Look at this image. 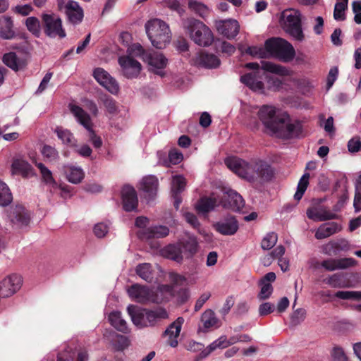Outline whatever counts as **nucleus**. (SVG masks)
I'll list each match as a JSON object with an SVG mask.
<instances>
[{
    "label": "nucleus",
    "mask_w": 361,
    "mask_h": 361,
    "mask_svg": "<svg viewBox=\"0 0 361 361\" xmlns=\"http://www.w3.org/2000/svg\"><path fill=\"white\" fill-rule=\"evenodd\" d=\"M257 115L266 130L277 137L289 139L302 134L300 121L291 120L286 111L273 105H262Z\"/></svg>",
    "instance_id": "nucleus-1"
},
{
    "label": "nucleus",
    "mask_w": 361,
    "mask_h": 361,
    "mask_svg": "<svg viewBox=\"0 0 361 361\" xmlns=\"http://www.w3.org/2000/svg\"><path fill=\"white\" fill-rule=\"evenodd\" d=\"M227 167L239 177L248 181H254L259 178L265 180L271 178L273 170L265 161L254 159L246 161L238 157H228L225 160Z\"/></svg>",
    "instance_id": "nucleus-2"
},
{
    "label": "nucleus",
    "mask_w": 361,
    "mask_h": 361,
    "mask_svg": "<svg viewBox=\"0 0 361 361\" xmlns=\"http://www.w3.org/2000/svg\"><path fill=\"white\" fill-rule=\"evenodd\" d=\"M147 35L153 47L165 48L171 42V32L169 25L159 18L148 20L145 25Z\"/></svg>",
    "instance_id": "nucleus-3"
},
{
    "label": "nucleus",
    "mask_w": 361,
    "mask_h": 361,
    "mask_svg": "<svg viewBox=\"0 0 361 361\" xmlns=\"http://www.w3.org/2000/svg\"><path fill=\"white\" fill-rule=\"evenodd\" d=\"M127 312L133 324L138 328L152 326L157 320L168 317V314L164 309L152 311L134 305H128Z\"/></svg>",
    "instance_id": "nucleus-4"
},
{
    "label": "nucleus",
    "mask_w": 361,
    "mask_h": 361,
    "mask_svg": "<svg viewBox=\"0 0 361 361\" xmlns=\"http://www.w3.org/2000/svg\"><path fill=\"white\" fill-rule=\"evenodd\" d=\"M183 27L195 44L207 47L212 43L214 39L212 32L202 22L194 18H188L184 21Z\"/></svg>",
    "instance_id": "nucleus-5"
},
{
    "label": "nucleus",
    "mask_w": 361,
    "mask_h": 361,
    "mask_svg": "<svg viewBox=\"0 0 361 361\" xmlns=\"http://www.w3.org/2000/svg\"><path fill=\"white\" fill-rule=\"evenodd\" d=\"M281 23L284 30L295 40L302 42L305 34L301 25V14L295 9H288L282 12Z\"/></svg>",
    "instance_id": "nucleus-6"
},
{
    "label": "nucleus",
    "mask_w": 361,
    "mask_h": 361,
    "mask_svg": "<svg viewBox=\"0 0 361 361\" xmlns=\"http://www.w3.org/2000/svg\"><path fill=\"white\" fill-rule=\"evenodd\" d=\"M265 47L269 56H274L283 62H288L295 56V49L292 44L281 38L267 40Z\"/></svg>",
    "instance_id": "nucleus-7"
},
{
    "label": "nucleus",
    "mask_w": 361,
    "mask_h": 361,
    "mask_svg": "<svg viewBox=\"0 0 361 361\" xmlns=\"http://www.w3.org/2000/svg\"><path fill=\"white\" fill-rule=\"evenodd\" d=\"M70 110L78 123L85 128L89 133V139L96 148L102 145V141L98 137L92 128V121L90 116L80 106L75 104H70Z\"/></svg>",
    "instance_id": "nucleus-8"
},
{
    "label": "nucleus",
    "mask_w": 361,
    "mask_h": 361,
    "mask_svg": "<svg viewBox=\"0 0 361 361\" xmlns=\"http://www.w3.org/2000/svg\"><path fill=\"white\" fill-rule=\"evenodd\" d=\"M57 6L63 12L68 20L73 24L80 23L84 17L83 9L79 4L73 0H57Z\"/></svg>",
    "instance_id": "nucleus-9"
},
{
    "label": "nucleus",
    "mask_w": 361,
    "mask_h": 361,
    "mask_svg": "<svg viewBox=\"0 0 361 361\" xmlns=\"http://www.w3.org/2000/svg\"><path fill=\"white\" fill-rule=\"evenodd\" d=\"M44 33L49 37L55 38L66 37L65 30L62 27L61 19L56 14L44 13L42 16Z\"/></svg>",
    "instance_id": "nucleus-10"
},
{
    "label": "nucleus",
    "mask_w": 361,
    "mask_h": 361,
    "mask_svg": "<svg viewBox=\"0 0 361 361\" xmlns=\"http://www.w3.org/2000/svg\"><path fill=\"white\" fill-rule=\"evenodd\" d=\"M128 294L131 300L137 302H160L162 298L154 295V292L145 286L134 284L128 288Z\"/></svg>",
    "instance_id": "nucleus-11"
},
{
    "label": "nucleus",
    "mask_w": 361,
    "mask_h": 361,
    "mask_svg": "<svg viewBox=\"0 0 361 361\" xmlns=\"http://www.w3.org/2000/svg\"><path fill=\"white\" fill-rule=\"evenodd\" d=\"M8 219L12 226L17 228L27 226L30 223V215L22 205H16L10 210Z\"/></svg>",
    "instance_id": "nucleus-12"
},
{
    "label": "nucleus",
    "mask_w": 361,
    "mask_h": 361,
    "mask_svg": "<svg viewBox=\"0 0 361 361\" xmlns=\"http://www.w3.org/2000/svg\"><path fill=\"white\" fill-rule=\"evenodd\" d=\"M23 284L21 276L13 274L4 278L0 283V295L6 298L16 293Z\"/></svg>",
    "instance_id": "nucleus-13"
},
{
    "label": "nucleus",
    "mask_w": 361,
    "mask_h": 361,
    "mask_svg": "<svg viewBox=\"0 0 361 361\" xmlns=\"http://www.w3.org/2000/svg\"><path fill=\"white\" fill-rule=\"evenodd\" d=\"M118 61L124 76L128 78H135L139 75L142 69L140 62L130 56H120Z\"/></svg>",
    "instance_id": "nucleus-14"
},
{
    "label": "nucleus",
    "mask_w": 361,
    "mask_h": 361,
    "mask_svg": "<svg viewBox=\"0 0 361 361\" xmlns=\"http://www.w3.org/2000/svg\"><path fill=\"white\" fill-rule=\"evenodd\" d=\"M144 61L147 63L149 71L161 76L164 75L163 69L166 67L168 60L162 54L157 52L149 53L144 57Z\"/></svg>",
    "instance_id": "nucleus-15"
},
{
    "label": "nucleus",
    "mask_w": 361,
    "mask_h": 361,
    "mask_svg": "<svg viewBox=\"0 0 361 361\" xmlns=\"http://www.w3.org/2000/svg\"><path fill=\"white\" fill-rule=\"evenodd\" d=\"M93 76L102 86L111 93L116 94L118 92V85L116 81L103 68H95Z\"/></svg>",
    "instance_id": "nucleus-16"
},
{
    "label": "nucleus",
    "mask_w": 361,
    "mask_h": 361,
    "mask_svg": "<svg viewBox=\"0 0 361 361\" xmlns=\"http://www.w3.org/2000/svg\"><path fill=\"white\" fill-rule=\"evenodd\" d=\"M215 27L219 34L227 38L235 37L239 32V24L233 19L216 20Z\"/></svg>",
    "instance_id": "nucleus-17"
},
{
    "label": "nucleus",
    "mask_w": 361,
    "mask_h": 361,
    "mask_svg": "<svg viewBox=\"0 0 361 361\" xmlns=\"http://www.w3.org/2000/svg\"><path fill=\"white\" fill-rule=\"evenodd\" d=\"M201 325L198 331L207 332L212 329H218L221 326V322L210 309L206 310L201 316Z\"/></svg>",
    "instance_id": "nucleus-18"
},
{
    "label": "nucleus",
    "mask_w": 361,
    "mask_h": 361,
    "mask_svg": "<svg viewBox=\"0 0 361 361\" xmlns=\"http://www.w3.org/2000/svg\"><path fill=\"white\" fill-rule=\"evenodd\" d=\"M214 226L219 233L224 235H234L238 230V223L231 216L219 221Z\"/></svg>",
    "instance_id": "nucleus-19"
},
{
    "label": "nucleus",
    "mask_w": 361,
    "mask_h": 361,
    "mask_svg": "<svg viewBox=\"0 0 361 361\" xmlns=\"http://www.w3.org/2000/svg\"><path fill=\"white\" fill-rule=\"evenodd\" d=\"M224 198L226 200L221 202L224 207L231 209L233 211H239L244 206V201L242 197L233 190H227L224 192Z\"/></svg>",
    "instance_id": "nucleus-20"
},
{
    "label": "nucleus",
    "mask_w": 361,
    "mask_h": 361,
    "mask_svg": "<svg viewBox=\"0 0 361 361\" xmlns=\"http://www.w3.org/2000/svg\"><path fill=\"white\" fill-rule=\"evenodd\" d=\"M121 195L124 209L127 212L135 210L138 204L135 189L129 185L124 186L122 189Z\"/></svg>",
    "instance_id": "nucleus-21"
},
{
    "label": "nucleus",
    "mask_w": 361,
    "mask_h": 361,
    "mask_svg": "<svg viewBox=\"0 0 361 361\" xmlns=\"http://www.w3.org/2000/svg\"><path fill=\"white\" fill-rule=\"evenodd\" d=\"M260 73H250L245 74L240 78V81L254 92L263 93L264 85L260 80Z\"/></svg>",
    "instance_id": "nucleus-22"
},
{
    "label": "nucleus",
    "mask_w": 361,
    "mask_h": 361,
    "mask_svg": "<svg viewBox=\"0 0 361 361\" xmlns=\"http://www.w3.org/2000/svg\"><path fill=\"white\" fill-rule=\"evenodd\" d=\"M183 322L184 319L183 317H178L165 331V334L168 336V343L173 348L176 347L178 344V338L180 335Z\"/></svg>",
    "instance_id": "nucleus-23"
},
{
    "label": "nucleus",
    "mask_w": 361,
    "mask_h": 361,
    "mask_svg": "<svg viewBox=\"0 0 361 361\" xmlns=\"http://www.w3.org/2000/svg\"><path fill=\"white\" fill-rule=\"evenodd\" d=\"M3 62L15 71L21 70L27 65V60L22 56H18L14 52L6 53L3 56Z\"/></svg>",
    "instance_id": "nucleus-24"
},
{
    "label": "nucleus",
    "mask_w": 361,
    "mask_h": 361,
    "mask_svg": "<svg viewBox=\"0 0 361 361\" xmlns=\"http://www.w3.org/2000/svg\"><path fill=\"white\" fill-rule=\"evenodd\" d=\"M219 204V198L213 194L209 197H202L195 207L199 213L206 214L213 210Z\"/></svg>",
    "instance_id": "nucleus-25"
},
{
    "label": "nucleus",
    "mask_w": 361,
    "mask_h": 361,
    "mask_svg": "<svg viewBox=\"0 0 361 361\" xmlns=\"http://www.w3.org/2000/svg\"><path fill=\"white\" fill-rule=\"evenodd\" d=\"M11 168L13 174H20L26 178L34 176L32 167L25 160L20 159L14 160Z\"/></svg>",
    "instance_id": "nucleus-26"
},
{
    "label": "nucleus",
    "mask_w": 361,
    "mask_h": 361,
    "mask_svg": "<svg viewBox=\"0 0 361 361\" xmlns=\"http://www.w3.org/2000/svg\"><path fill=\"white\" fill-rule=\"evenodd\" d=\"M67 180L73 184L80 183L85 177L84 171L79 166L68 165L63 167Z\"/></svg>",
    "instance_id": "nucleus-27"
},
{
    "label": "nucleus",
    "mask_w": 361,
    "mask_h": 361,
    "mask_svg": "<svg viewBox=\"0 0 361 361\" xmlns=\"http://www.w3.org/2000/svg\"><path fill=\"white\" fill-rule=\"evenodd\" d=\"M140 189L146 194L148 197H153L158 188V179L154 176H147L144 177L140 183Z\"/></svg>",
    "instance_id": "nucleus-28"
},
{
    "label": "nucleus",
    "mask_w": 361,
    "mask_h": 361,
    "mask_svg": "<svg viewBox=\"0 0 361 361\" xmlns=\"http://www.w3.org/2000/svg\"><path fill=\"white\" fill-rule=\"evenodd\" d=\"M179 245L185 258H190L197 250V241L193 235H189L186 238L182 239Z\"/></svg>",
    "instance_id": "nucleus-29"
},
{
    "label": "nucleus",
    "mask_w": 361,
    "mask_h": 361,
    "mask_svg": "<svg viewBox=\"0 0 361 361\" xmlns=\"http://www.w3.org/2000/svg\"><path fill=\"white\" fill-rule=\"evenodd\" d=\"M341 230V227L335 222H329L321 225L315 233L317 239H324L329 237Z\"/></svg>",
    "instance_id": "nucleus-30"
},
{
    "label": "nucleus",
    "mask_w": 361,
    "mask_h": 361,
    "mask_svg": "<svg viewBox=\"0 0 361 361\" xmlns=\"http://www.w3.org/2000/svg\"><path fill=\"white\" fill-rule=\"evenodd\" d=\"M13 24L11 17L3 16L0 18V37L10 39L14 37Z\"/></svg>",
    "instance_id": "nucleus-31"
},
{
    "label": "nucleus",
    "mask_w": 361,
    "mask_h": 361,
    "mask_svg": "<svg viewBox=\"0 0 361 361\" xmlns=\"http://www.w3.org/2000/svg\"><path fill=\"white\" fill-rule=\"evenodd\" d=\"M307 216L309 219L317 221L333 219L336 216L334 214L329 212L322 208L317 207H311L307 209Z\"/></svg>",
    "instance_id": "nucleus-32"
},
{
    "label": "nucleus",
    "mask_w": 361,
    "mask_h": 361,
    "mask_svg": "<svg viewBox=\"0 0 361 361\" xmlns=\"http://www.w3.org/2000/svg\"><path fill=\"white\" fill-rule=\"evenodd\" d=\"M162 255L178 263L185 258L183 251L179 245H169L165 247L161 251Z\"/></svg>",
    "instance_id": "nucleus-33"
},
{
    "label": "nucleus",
    "mask_w": 361,
    "mask_h": 361,
    "mask_svg": "<svg viewBox=\"0 0 361 361\" xmlns=\"http://www.w3.org/2000/svg\"><path fill=\"white\" fill-rule=\"evenodd\" d=\"M36 166L39 170L42 181L51 189H56L58 183L54 180L51 171L42 163H37Z\"/></svg>",
    "instance_id": "nucleus-34"
},
{
    "label": "nucleus",
    "mask_w": 361,
    "mask_h": 361,
    "mask_svg": "<svg viewBox=\"0 0 361 361\" xmlns=\"http://www.w3.org/2000/svg\"><path fill=\"white\" fill-rule=\"evenodd\" d=\"M54 132L63 144L71 147H77V141L73 134L69 130L63 128L62 127H57Z\"/></svg>",
    "instance_id": "nucleus-35"
},
{
    "label": "nucleus",
    "mask_w": 361,
    "mask_h": 361,
    "mask_svg": "<svg viewBox=\"0 0 361 361\" xmlns=\"http://www.w3.org/2000/svg\"><path fill=\"white\" fill-rule=\"evenodd\" d=\"M196 63L206 68H216L220 64L219 59L214 54L202 53L197 58Z\"/></svg>",
    "instance_id": "nucleus-36"
},
{
    "label": "nucleus",
    "mask_w": 361,
    "mask_h": 361,
    "mask_svg": "<svg viewBox=\"0 0 361 361\" xmlns=\"http://www.w3.org/2000/svg\"><path fill=\"white\" fill-rule=\"evenodd\" d=\"M261 69L269 72L271 73L276 74L280 76H285L290 75V71L285 67L276 64L270 61H262Z\"/></svg>",
    "instance_id": "nucleus-37"
},
{
    "label": "nucleus",
    "mask_w": 361,
    "mask_h": 361,
    "mask_svg": "<svg viewBox=\"0 0 361 361\" xmlns=\"http://www.w3.org/2000/svg\"><path fill=\"white\" fill-rule=\"evenodd\" d=\"M110 324L118 331L123 333L128 332V326L126 322L121 317L120 312H112L109 315Z\"/></svg>",
    "instance_id": "nucleus-38"
},
{
    "label": "nucleus",
    "mask_w": 361,
    "mask_h": 361,
    "mask_svg": "<svg viewBox=\"0 0 361 361\" xmlns=\"http://www.w3.org/2000/svg\"><path fill=\"white\" fill-rule=\"evenodd\" d=\"M229 346V341L226 336H221L211 344H209L203 351L202 354L204 357L209 355L211 353L216 349H224Z\"/></svg>",
    "instance_id": "nucleus-39"
},
{
    "label": "nucleus",
    "mask_w": 361,
    "mask_h": 361,
    "mask_svg": "<svg viewBox=\"0 0 361 361\" xmlns=\"http://www.w3.org/2000/svg\"><path fill=\"white\" fill-rule=\"evenodd\" d=\"M136 274L146 281H152L154 279V269L149 263L140 264L136 267Z\"/></svg>",
    "instance_id": "nucleus-40"
},
{
    "label": "nucleus",
    "mask_w": 361,
    "mask_h": 361,
    "mask_svg": "<svg viewBox=\"0 0 361 361\" xmlns=\"http://www.w3.org/2000/svg\"><path fill=\"white\" fill-rule=\"evenodd\" d=\"M169 229L166 226L159 225L147 228L145 234L147 238H164L168 235Z\"/></svg>",
    "instance_id": "nucleus-41"
},
{
    "label": "nucleus",
    "mask_w": 361,
    "mask_h": 361,
    "mask_svg": "<svg viewBox=\"0 0 361 361\" xmlns=\"http://www.w3.org/2000/svg\"><path fill=\"white\" fill-rule=\"evenodd\" d=\"M188 7L192 11L203 18L209 13V9L206 5L195 0H190L188 2Z\"/></svg>",
    "instance_id": "nucleus-42"
},
{
    "label": "nucleus",
    "mask_w": 361,
    "mask_h": 361,
    "mask_svg": "<svg viewBox=\"0 0 361 361\" xmlns=\"http://www.w3.org/2000/svg\"><path fill=\"white\" fill-rule=\"evenodd\" d=\"M186 186V180L181 175L173 176L171 182V192L173 195H178L183 192Z\"/></svg>",
    "instance_id": "nucleus-43"
},
{
    "label": "nucleus",
    "mask_w": 361,
    "mask_h": 361,
    "mask_svg": "<svg viewBox=\"0 0 361 361\" xmlns=\"http://www.w3.org/2000/svg\"><path fill=\"white\" fill-rule=\"evenodd\" d=\"M348 0H337L334 6V18L336 20H343L345 18V11L348 7Z\"/></svg>",
    "instance_id": "nucleus-44"
},
{
    "label": "nucleus",
    "mask_w": 361,
    "mask_h": 361,
    "mask_svg": "<svg viewBox=\"0 0 361 361\" xmlns=\"http://www.w3.org/2000/svg\"><path fill=\"white\" fill-rule=\"evenodd\" d=\"M13 197L7 185L0 181V206L5 207L12 202Z\"/></svg>",
    "instance_id": "nucleus-45"
},
{
    "label": "nucleus",
    "mask_w": 361,
    "mask_h": 361,
    "mask_svg": "<svg viewBox=\"0 0 361 361\" xmlns=\"http://www.w3.org/2000/svg\"><path fill=\"white\" fill-rule=\"evenodd\" d=\"M42 154L49 162L54 163L59 159V153L56 149L49 145H44L42 149Z\"/></svg>",
    "instance_id": "nucleus-46"
},
{
    "label": "nucleus",
    "mask_w": 361,
    "mask_h": 361,
    "mask_svg": "<svg viewBox=\"0 0 361 361\" xmlns=\"http://www.w3.org/2000/svg\"><path fill=\"white\" fill-rule=\"evenodd\" d=\"M310 174L305 173L299 180L297 191L294 195L296 200H300L305 192L309 184Z\"/></svg>",
    "instance_id": "nucleus-47"
},
{
    "label": "nucleus",
    "mask_w": 361,
    "mask_h": 361,
    "mask_svg": "<svg viewBox=\"0 0 361 361\" xmlns=\"http://www.w3.org/2000/svg\"><path fill=\"white\" fill-rule=\"evenodd\" d=\"M25 25L27 30L34 35L38 37L40 34V23L36 17H28L25 20Z\"/></svg>",
    "instance_id": "nucleus-48"
},
{
    "label": "nucleus",
    "mask_w": 361,
    "mask_h": 361,
    "mask_svg": "<svg viewBox=\"0 0 361 361\" xmlns=\"http://www.w3.org/2000/svg\"><path fill=\"white\" fill-rule=\"evenodd\" d=\"M277 235L274 233H267L262 239L261 247L264 250L271 249L277 243Z\"/></svg>",
    "instance_id": "nucleus-49"
},
{
    "label": "nucleus",
    "mask_w": 361,
    "mask_h": 361,
    "mask_svg": "<svg viewBox=\"0 0 361 361\" xmlns=\"http://www.w3.org/2000/svg\"><path fill=\"white\" fill-rule=\"evenodd\" d=\"M127 55L133 57L141 56L144 60V57L149 53L145 52L142 47L140 44H133L128 47Z\"/></svg>",
    "instance_id": "nucleus-50"
},
{
    "label": "nucleus",
    "mask_w": 361,
    "mask_h": 361,
    "mask_svg": "<svg viewBox=\"0 0 361 361\" xmlns=\"http://www.w3.org/2000/svg\"><path fill=\"white\" fill-rule=\"evenodd\" d=\"M335 296L342 300H361V291H338Z\"/></svg>",
    "instance_id": "nucleus-51"
},
{
    "label": "nucleus",
    "mask_w": 361,
    "mask_h": 361,
    "mask_svg": "<svg viewBox=\"0 0 361 361\" xmlns=\"http://www.w3.org/2000/svg\"><path fill=\"white\" fill-rule=\"evenodd\" d=\"M331 355L334 361H350L343 348L338 345L332 348Z\"/></svg>",
    "instance_id": "nucleus-52"
},
{
    "label": "nucleus",
    "mask_w": 361,
    "mask_h": 361,
    "mask_svg": "<svg viewBox=\"0 0 361 361\" xmlns=\"http://www.w3.org/2000/svg\"><path fill=\"white\" fill-rule=\"evenodd\" d=\"M246 52L251 56L259 58H267L269 56L265 47L264 48L261 47H250L247 49Z\"/></svg>",
    "instance_id": "nucleus-53"
},
{
    "label": "nucleus",
    "mask_w": 361,
    "mask_h": 361,
    "mask_svg": "<svg viewBox=\"0 0 361 361\" xmlns=\"http://www.w3.org/2000/svg\"><path fill=\"white\" fill-rule=\"evenodd\" d=\"M109 227L105 223H98L94 225L93 232L96 237L99 238H104L109 232Z\"/></svg>",
    "instance_id": "nucleus-54"
},
{
    "label": "nucleus",
    "mask_w": 361,
    "mask_h": 361,
    "mask_svg": "<svg viewBox=\"0 0 361 361\" xmlns=\"http://www.w3.org/2000/svg\"><path fill=\"white\" fill-rule=\"evenodd\" d=\"M261 290L258 294L259 300H265L270 297L273 292V287L271 283H263L260 282Z\"/></svg>",
    "instance_id": "nucleus-55"
},
{
    "label": "nucleus",
    "mask_w": 361,
    "mask_h": 361,
    "mask_svg": "<svg viewBox=\"0 0 361 361\" xmlns=\"http://www.w3.org/2000/svg\"><path fill=\"white\" fill-rule=\"evenodd\" d=\"M8 126H4L0 128V135H2V137L6 141H15L19 139L20 134L18 132L7 133Z\"/></svg>",
    "instance_id": "nucleus-56"
},
{
    "label": "nucleus",
    "mask_w": 361,
    "mask_h": 361,
    "mask_svg": "<svg viewBox=\"0 0 361 361\" xmlns=\"http://www.w3.org/2000/svg\"><path fill=\"white\" fill-rule=\"evenodd\" d=\"M356 264V262L353 258L336 259L337 269H344Z\"/></svg>",
    "instance_id": "nucleus-57"
},
{
    "label": "nucleus",
    "mask_w": 361,
    "mask_h": 361,
    "mask_svg": "<svg viewBox=\"0 0 361 361\" xmlns=\"http://www.w3.org/2000/svg\"><path fill=\"white\" fill-rule=\"evenodd\" d=\"M100 99L109 113L114 114L117 111L115 102L112 98L107 96H104L102 97Z\"/></svg>",
    "instance_id": "nucleus-58"
},
{
    "label": "nucleus",
    "mask_w": 361,
    "mask_h": 361,
    "mask_svg": "<svg viewBox=\"0 0 361 361\" xmlns=\"http://www.w3.org/2000/svg\"><path fill=\"white\" fill-rule=\"evenodd\" d=\"M338 75V70L337 67H332L329 72V74L327 75L326 78V89L329 90L332 85H334V82L337 80Z\"/></svg>",
    "instance_id": "nucleus-59"
},
{
    "label": "nucleus",
    "mask_w": 361,
    "mask_h": 361,
    "mask_svg": "<svg viewBox=\"0 0 361 361\" xmlns=\"http://www.w3.org/2000/svg\"><path fill=\"white\" fill-rule=\"evenodd\" d=\"M306 316V311L304 309L300 308L293 312L291 316L292 322L294 324H298L302 322Z\"/></svg>",
    "instance_id": "nucleus-60"
},
{
    "label": "nucleus",
    "mask_w": 361,
    "mask_h": 361,
    "mask_svg": "<svg viewBox=\"0 0 361 361\" xmlns=\"http://www.w3.org/2000/svg\"><path fill=\"white\" fill-rule=\"evenodd\" d=\"M169 159L171 164H177L181 162L183 155L177 149H171L169 153Z\"/></svg>",
    "instance_id": "nucleus-61"
},
{
    "label": "nucleus",
    "mask_w": 361,
    "mask_h": 361,
    "mask_svg": "<svg viewBox=\"0 0 361 361\" xmlns=\"http://www.w3.org/2000/svg\"><path fill=\"white\" fill-rule=\"evenodd\" d=\"M348 150L350 152H357L361 150V140L360 137H353L348 143Z\"/></svg>",
    "instance_id": "nucleus-62"
},
{
    "label": "nucleus",
    "mask_w": 361,
    "mask_h": 361,
    "mask_svg": "<svg viewBox=\"0 0 361 361\" xmlns=\"http://www.w3.org/2000/svg\"><path fill=\"white\" fill-rule=\"evenodd\" d=\"M183 217L185 220L193 228H199L200 227V222L198 221L196 216L191 213L186 212L183 214Z\"/></svg>",
    "instance_id": "nucleus-63"
},
{
    "label": "nucleus",
    "mask_w": 361,
    "mask_h": 361,
    "mask_svg": "<svg viewBox=\"0 0 361 361\" xmlns=\"http://www.w3.org/2000/svg\"><path fill=\"white\" fill-rule=\"evenodd\" d=\"M274 305L270 302H264L259 307V314L260 316H265L274 312Z\"/></svg>",
    "instance_id": "nucleus-64"
}]
</instances>
